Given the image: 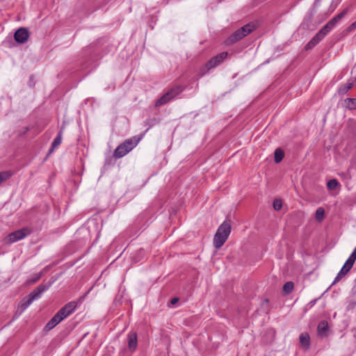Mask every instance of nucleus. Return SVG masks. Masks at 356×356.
Segmentation results:
<instances>
[{
    "label": "nucleus",
    "instance_id": "nucleus-39",
    "mask_svg": "<svg viewBox=\"0 0 356 356\" xmlns=\"http://www.w3.org/2000/svg\"><path fill=\"white\" fill-rule=\"evenodd\" d=\"M316 301V300H314V302H312V304H314V302H315Z\"/></svg>",
    "mask_w": 356,
    "mask_h": 356
},
{
    "label": "nucleus",
    "instance_id": "nucleus-30",
    "mask_svg": "<svg viewBox=\"0 0 356 356\" xmlns=\"http://www.w3.org/2000/svg\"><path fill=\"white\" fill-rule=\"evenodd\" d=\"M354 264L355 262L353 261L348 258V259L346 260L343 265L344 268H348V270H350L353 268Z\"/></svg>",
    "mask_w": 356,
    "mask_h": 356
},
{
    "label": "nucleus",
    "instance_id": "nucleus-5",
    "mask_svg": "<svg viewBox=\"0 0 356 356\" xmlns=\"http://www.w3.org/2000/svg\"><path fill=\"white\" fill-rule=\"evenodd\" d=\"M227 56L228 53L224 51L211 58L207 63H205L204 66L200 69L198 72V76L200 77L204 76L205 74L209 73L211 69L220 65L227 57Z\"/></svg>",
    "mask_w": 356,
    "mask_h": 356
},
{
    "label": "nucleus",
    "instance_id": "nucleus-36",
    "mask_svg": "<svg viewBox=\"0 0 356 356\" xmlns=\"http://www.w3.org/2000/svg\"><path fill=\"white\" fill-rule=\"evenodd\" d=\"M352 291L354 293H356V277H355V284L352 289Z\"/></svg>",
    "mask_w": 356,
    "mask_h": 356
},
{
    "label": "nucleus",
    "instance_id": "nucleus-6",
    "mask_svg": "<svg viewBox=\"0 0 356 356\" xmlns=\"http://www.w3.org/2000/svg\"><path fill=\"white\" fill-rule=\"evenodd\" d=\"M29 234L30 232L28 229L23 228L21 229H18L9 234L6 237V241L9 243H13L23 239Z\"/></svg>",
    "mask_w": 356,
    "mask_h": 356
},
{
    "label": "nucleus",
    "instance_id": "nucleus-4",
    "mask_svg": "<svg viewBox=\"0 0 356 356\" xmlns=\"http://www.w3.org/2000/svg\"><path fill=\"white\" fill-rule=\"evenodd\" d=\"M256 26L254 24L249 23L234 31L226 40V45H232L242 40L244 37L251 33Z\"/></svg>",
    "mask_w": 356,
    "mask_h": 356
},
{
    "label": "nucleus",
    "instance_id": "nucleus-10",
    "mask_svg": "<svg viewBox=\"0 0 356 356\" xmlns=\"http://www.w3.org/2000/svg\"><path fill=\"white\" fill-rule=\"evenodd\" d=\"M329 326L326 321H321L317 326L318 335L321 337H327L328 335Z\"/></svg>",
    "mask_w": 356,
    "mask_h": 356
},
{
    "label": "nucleus",
    "instance_id": "nucleus-26",
    "mask_svg": "<svg viewBox=\"0 0 356 356\" xmlns=\"http://www.w3.org/2000/svg\"><path fill=\"white\" fill-rule=\"evenodd\" d=\"M294 288V284L293 282H287L283 286V291L286 294H289L292 292Z\"/></svg>",
    "mask_w": 356,
    "mask_h": 356
},
{
    "label": "nucleus",
    "instance_id": "nucleus-32",
    "mask_svg": "<svg viewBox=\"0 0 356 356\" xmlns=\"http://www.w3.org/2000/svg\"><path fill=\"white\" fill-rule=\"evenodd\" d=\"M356 29V20L353 22L346 30V32L350 33Z\"/></svg>",
    "mask_w": 356,
    "mask_h": 356
},
{
    "label": "nucleus",
    "instance_id": "nucleus-21",
    "mask_svg": "<svg viewBox=\"0 0 356 356\" xmlns=\"http://www.w3.org/2000/svg\"><path fill=\"white\" fill-rule=\"evenodd\" d=\"M171 101L170 98L168 96V94H166V92L159 99H158L155 103V106L159 107L161 106H163L168 102Z\"/></svg>",
    "mask_w": 356,
    "mask_h": 356
},
{
    "label": "nucleus",
    "instance_id": "nucleus-37",
    "mask_svg": "<svg viewBox=\"0 0 356 356\" xmlns=\"http://www.w3.org/2000/svg\"><path fill=\"white\" fill-rule=\"evenodd\" d=\"M351 254H353L354 256L356 257V248L353 250V251Z\"/></svg>",
    "mask_w": 356,
    "mask_h": 356
},
{
    "label": "nucleus",
    "instance_id": "nucleus-25",
    "mask_svg": "<svg viewBox=\"0 0 356 356\" xmlns=\"http://www.w3.org/2000/svg\"><path fill=\"white\" fill-rule=\"evenodd\" d=\"M13 176L11 171H3L0 172V184L7 181L9 178Z\"/></svg>",
    "mask_w": 356,
    "mask_h": 356
},
{
    "label": "nucleus",
    "instance_id": "nucleus-16",
    "mask_svg": "<svg viewBox=\"0 0 356 356\" xmlns=\"http://www.w3.org/2000/svg\"><path fill=\"white\" fill-rule=\"evenodd\" d=\"M63 127L61 128L60 131L57 134L56 137L54 139L51 148L49 149V153L52 152L55 148L59 146L62 142V136H63Z\"/></svg>",
    "mask_w": 356,
    "mask_h": 356
},
{
    "label": "nucleus",
    "instance_id": "nucleus-24",
    "mask_svg": "<svg viewBox=\"0 0 356 356\" xmlns=\"http://www.w3.org/2000/svg\"><path fill=\"white\" fill-rule=\"evenodd\" d=\"M346 106L349 110L356 109V98H347L345 99Z\"/></svg>",
    "mask_w": 356,
    "mask_h": 356
},
{
    "label": "nucleus",
    "instance_id": "nucleus-19",
    "mask_svg": "<svg viewBox=\"0 0 356 356\" xmlns=\"http://www.w3.org/2000/svg\"><path fill=\"white\" fill-rule=\"evenodd\" d=\"M354 83L353 82L343 84L338 89V93L339 95H345L349 90L353 87Z\"/></svg>",
    "mask_w": 356,
    "mask_h": 356
},
{
    "label": "nucleus",
    "instance_id": "nucleus-35",
    "mask_svg": "<svg viewBox=\"0 0 356 356\" xmlns=\"http://www.w3.org/2000/svg\"><path fill=\"white\" fill-rule=\"evenodd\" d=\"M348 259H350V260H352V261H353L355 262V260H356V257H355V256H354L353 254H351L349 256Z\"/></svg>",
    "mask_w": 356,
    "mask_h": 356
},
{
    "label": "nucleus",
    "instance_id": "nucleus-28",
    "mask_svg": "<svg viewBox=\"0 0 356 356\" xmlns=\"http://www.w3.org/2000/svg\"><path fill=\"white\" fill-rule=\"evenodd\" d=\"M339 184V181L337 179H332L327 181V187L329 190H334Z\"/></svg>",
    "mask_w": 356,
    "mask_h": 356
},
{
    "label": "nucleus",
    "instance_id": "nucleus-12",
    "mask_svg": "<svg viewBox=\"0 0 356 356\" xmlns=\"http://www.w3.org/2000/svg\"><path fill=\"white\" fill-rule=\"evenodd\" d=\"M184 90V88L181 85H177L170 88L166 94H168L170 99H175L179 95H180Z\"/></svg>",
    "mask_w": 356,
    "mask_h": 356
},
{
    "label": "nucleus",
    "instance_id": "nucleus-17",
    "mask_svg": "<svg viewBox=\"0 0 356 356\" xmlns=\"http://www.w3.org/2000/svg\"><path fill=\"white\" fill-rule=\"evenodd\" d=\"M347 9L343 10L342 12L334 16L328 23L334 28L336 24L346 15Z\"/></svg>",
    "mask_w": 356,
    "mask_h": 356
},
{
    "label": "nucleus",
    "instance_id": "nucleus-9",
    "mask_svg": "<svg viewBox=\"0 0 356 356\" xmlns=\"http://www.w3.org/2000/svg\"><path fill=\"white\" fill-rule=\"evenodd\" d=\"M143 136V134H141L140 136H135L131 138L125 140L122 144L124 145V147L129 152L138 144Z\"/></svg>",
    "mask_w": 356,
    "mask_h": 356
},
{
    "label": "nucleus",
    "instance_id": "nucleus-31",
    "mask_svg": "<svg viewBox=\"0 0 356 356\" xmlns=\"http://www.w3.org/2000/svg\"><path fill=\"white\" fill-rule=\"evenodd\" d=\"M41 277H42V273H37L33 276V277L31 278L30 282L32 283H35V282H38L40 279Z\"/></svg>",
    "mask_w": 356,
    "mask_h": 356
},
{
    "label": "nucleus",
    "instance_id": "nucleus-14",
    "mask_svg": "<svg viewBox=\"0 0 356 356\" xmlns=\"http://www.w3.org/2000/svg\"><path fill=\"white\" fill-rule=\"evenodd\" d=\"M128 153H129L128 149H126V147H124V145L121 143L115 149V151L113 152V156L115 158L120 159V158L123 157Z\"/></svg>",
    "mask_w": 356,
    "mask_h": 356
},
{
    "label": "nucleus",
    "instance_id": "nucleus-27",
    "mask_svg": "<svg viewBox=\"0 0 356 356\" xmlns=\"http://www.w3.org/2000/svg\"><path fill=\"white\" fill-rule=\"evenodd\" d=\"M325 216V210L322 207H319L316 209L315 217L317 220L321 221L323 219Z\"/></svg>",
    "mask_w": 356,
    "mask_h": 356
},
{
    "label": "nucleus",
    "instance_id": "nucleus-11",
    "mask_svg": "<svg viewBox=\"0 0 356 356\" xmlns=\"http://www.w3.org/2000/svg\"><path fill=\"white\" fill-rule=\"evenodd\" d=\"M128 348L130 351L136 350L138 346L137 334L136 332H130L127 335Z\"/></svg>",
    "mask_w": 356,
    "mask_h": 356
},
{
    "label": "nucleus",
    "instance_id": "nucleus-33",
    "mask_svg": "<svg viewBox=\"0 0 356 356\" xmlns=\"http://www.w3.org/2000/svg\"><path fill=\"white\" fill-rule=\"evenodd\" d=\"M28 85L31 88H32V87H33L35 86L34 76L33 75H31L30 76L29 80V82H28Z\"/></svg>",
    "mask_w": 356,
    "mask_h": 356
},
{
    "label": "nucleus",
    "instance_id": "nucleus-18",
    "mask_svg": "<svg viewBox=\"0 0 356 356\" xmlns=\"http://www.w3.org/2000/svg\"><path fill=\"white\" fill-rule=\"evenodd\" d=\"M32 302L28 296L24 298L18 306V310H19L20 314L24 312Z\"/></svg>",
    "mask_w": 356,
    "mask_h": 356
},
{
    "label": "nucleus",
    "instance_id": "nucleus-2",
    "mask_svg": "<svg viewBox=\"0 0 356 356\" xmlns=\"http://www.w3.org/2000/svg\"><path fill=\"white\" fill-rule=\"evenodd\" d=\"M77 303L71 301L58 310L51 320L46 324L45 330L49 331L60 323L63 320L69 316L76 309Z\"/></svg>",
    "mask_w": 356,
    "mask_h": 356
},
{
    "label": "nucleus",
    "instance_id": "nucleus-15",
    "mask_svg": "<svg viewBox=\"0 0 356 356\" xmlns=\"http://www.w3.org/2000/svg\"><path fill=\"white\" fill-rule=\"evenodd\" d=\"M300 343H301L302 346L305 348L308 349L310 346V337L308 333L303 332L300 334L299 337Z\"/></svg>",
    "mask_w": 356,
    "mask_h": 356
},
{
    "label": "nucleus",
    "instance_id": "nucleus-20",
    "mask_svg": "<svg viewBox=\"0 0 356 356\" xmlns=\"http://www.w3.org/2000/svg\"><path fill=\"white\" fill-rule=\"evenodd\" d=\"M349 270H348V268H344V266H343V267L341 268L340 271L338 273L336 277L334 278L332 284V286L339 282L342 279V277L349 272Z\"/></svg>",
    "mask_w": 356,
    "mask_h": 356
},
{
    "label": "nucleus",
    "instance_id": "nucleus-8",
    "mask_svg": "<svg viewBox=\"0 0 356 356\" xmlns=\"http://www.w3.org/2000/svg\"><path fill=\"white\" fill-rule=\"evenodd\" d=\"M29 33L26 28H19L16 31L14 35L15 41L18 43L23 44L28 40Z\"/></svg>",
    "mask_w": 356,
    "mask_h": 356
},
{
    "label": "nucleus",
    "instance_id": "nucleus-23",
    "mask_svg": "<svg viewBox=\"0 0 356 356\" xmlns=\"http://www.w3.org/2000/svg\"><path fill=\"white\" fill-rule=\"evenodd\" d=\"M284 156V152L280 148H277L274 152V160L276 163L281 162Z\"/></svg>",
    "mask_w": 356,
    "mask_h": 356
},
{
    "label": "nucleus",
    "instance_id": "nucleus-3",
    "mask_svg": "<svg viewBox=\"0 0 356 356\" xmlns=\"http://www.w3.org/2000/svg\"><path fill=\"white\" fill-rule=\"evenodd\" d=\"M231 232V225L228 221H224L218 228L213 238V245L220 249L227 240Z\"/></svg>",
    "mask_w": 356,
    "mask_h": 356
},
{
    "label": "nucleus",
    "instance_id": "nucleus-1",
    "mask_svg": "<svg viewBox=\"0 0 356 356\" xmlns=\"http://www.w3.org/2000/svg\"><path fill=\"white\" fill-rule=\"evenodd\" d=\"M332 4L333 1L315 0L312 8L301 22L300 29L303 31L315 30L319 24L334 12L336 7H333Z\"/></svg>",
    "mask_w": 356,
    "mask_h": 356
},
{
    "label": "nucleus",
    "instance_id": "nucleus-7",
    "mask_svg": "<svg viewBox=\"0 0 356 356\" xmlns=\"http://www.w3.org/2000/svg\"><path fill=\"white\" fill-rule=\"evenodd\" d=\"M50 286V284H41L38 286H37L29 296L28 298L31 301L33 302L34 300L40 298V296L42 293L47 291Z\"/></svg>",
    "mask_w": 356,
    "mask_h": 356
},
{
    "label": "nucleus",
    "instance_id": "nucleus-22",
    "mask_svg": "<svg viewBox=\"0 0 356 356\" xmlns=\"http://www.w3.org/2000/svg\"><path fill=\"white\" fill-rule=\"evenodd\" d=\"M333 27L327 22L325 25H324L321 29L318 32V33L324 38L325 35L332 30Z\"/></svg>",
    "mask_w": 356,
    "mask_h": 356
},
{
    "label": "nucleus",
    "instance_id": "nucleus-13",
    "mask_svg": "<svg viewBox=\"0 0 356 356\" xmlns=\"http://www.w3.org/2000/svg\"><path fill=\"white\" fill-rule=\"evenodd\" d=\"M323 38L317 33L305 45V50H309L318 44Z\"/></svg>",
    "mask_w": 356,
    "mask_h": 356
},
{
    "label": "nucleus",
    "instance_id": "nucleus-40",
    "mask_svg": "<svg viewBox=\"0 0 356 356\" xmlns=\"http://www.w3.org/2000/svg\"><path fill=\"white\" fill-rule=\"evenodd\" d=\"M316 301V300H314V302H312V304H314V302H315Z\"/></svg>",
    "mask_w": 356,
    "mask_h": 356
},
{
    "label": "nucleus",
    "instance_id": "nucleus-29",
    "mask_svg": "<svg viewBox=\"0 0 356 356\" xmlns=\"http://www.w3.org/2000/svg\"><path fill=\"white\" fill-rule=\"evenodd\" d=\"M273 209L275 211H280L282 207V202L280 200H275L273 203Z\"/></svg>",
    "mask_w": 356,
    "mask_h": 356
},
{
    "label": "nucleus",
    "instance_id": "nucleus-34",
    "mask_svg": "<svg viewBox=\"0 0 356 356\" xmlns=\"http://www.w3.org/2000/svg\"><path fill=\"white\" fill-rule=\"evenodd\" d=\"M179 301V298H174L171 300V304L175 305Z\"/></svg>",
    "mask_w": 356,
    "mask_h": 356
},
{
    "label": "nucleus",
    "instance_id": "nucleus-38",
    "mask_svg": "<svg viewBox=\"0 0 356 356\" xmlns=\"http://www.w3.org/2000/svg\"><path fill=\"white\" fill-rule=\"evenodd\" d=\"M28 130H29V129L26 127V128L25 129L24 133H26V131H28Z\"/></svg>",
    "mask_w": 356,
    "mask_h": 356
}]
</instances>
